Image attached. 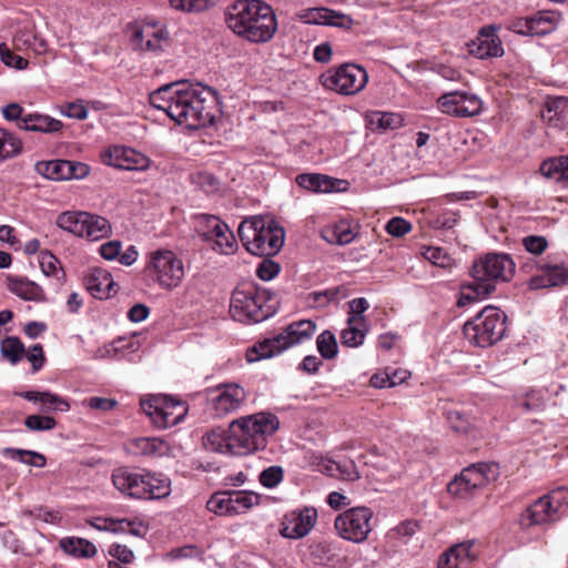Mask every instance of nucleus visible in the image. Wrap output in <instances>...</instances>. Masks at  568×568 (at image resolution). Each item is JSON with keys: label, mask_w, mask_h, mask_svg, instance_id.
Returning a JSON list of instances; mask_svg holds the SVG:
<instances>
[{"label": "nucleus", "mask_w": 568, "mask_h": 568, "mask_svg": "<svg viewBox=\"0 0 568 568\" xmlns=\"http://www.w3.org/2000/svg\"><path fill=\"white\" fill-rule=\"evenodd\" d=\"M225 22L236 36L252 43L268 42L277 30L272 7L261 0H236L227 7Z\"/></svg>", "instance_id": "f03ea898"}, {"label": "nucleus", "mask_w": 568, "mask_h": 568, "mask_svg": "<svg viewBox=\"0 0 568 568\" xmlns=\"http://www.w3.org/2000/svg\"><path fill=\"white\" fill-rule=\"evenodd\" d=\"M471 544H458L449 548L450 554L454 556V560L457 561L458 566L463 568L470 561V548Z\"/></svg>", "instance_id": "e2e57ef3"}, {"label": "nucleus", "mask_w": 568, "mask_h": 568, "mask_svg": "<svg viewBox=\"0 0 568 568\" xmlns=\"http://www.w3.org/2000/svg\"><path fill=\"white\" fill-rule=\"evenodd\" d=\"M111 478L113 486L130 498L161 499L171 493V480L161 474L119 467L113 470Z\"/></svg>", "instance_id": "39448f33"}, {"label": "nucleus", "mask_w": 568, "mask_h": 568, "mask_svg": "<svg viewBox=\"0 0 568 568\" xmlns=\"http://www.w3.org/2000/svg\"><path fill=\"white\" fill-rule=\"evenodd\" d=\"M354 20L351 16L329 9L327 26L348 30L353 27Z\"/></svg>", "instance_id": "680f3d73"}, {"label": "nucleus", "mask_w": 568, "mask_h": 568, "mask_svg": "<svg viewBox=\"0 0 568 568\" xmlns=\"http://www.w3.org/2000/svg\"><path fill=\"white\" fill-rule=\"evenodd\" d=\"M39 264L45 276H53L58 281L64 278V271L60 266L59 260L49 251H42L39 254Z\"/></svg>", "instance_id": "79ce46f5"}, {"label": "nucleus", "mask_w": 568, "mask_h": 568, "mask_svg": "<svg viewBox=\"0 0 568 568\" xmlns=\"http://www.w3.org/2000/svg\"><path fill=\"white\" fill-rule=\"evenodd\" d=\"M219 0H169L172 8L184 12H202L216 4Z\"/></svg>", "instance_id": "49530a36"}, {"label": "nucleus", "mask_w": 568, "mask_h": 568, "mask_svg": "<svg viewBox=\"0 0 568 568\" xmlns=\"http://www.w3.org/2000/svg\"><path fill=\"white\" fill-rule=\"evenodd\" d=\"M559 519L558 508L552 505L551 499L540 497L530 505L520 516V525L529 528L534 525H542Z\"/></svg>", "instance_id": "6ab92c4d"}, {"label": "nucleus", "mask_w": 568, "mask_h": 568, "mask_svg": "<svg viewBox=\"0 0 568 568\" xmlns=\"http://www.w3.org/2000/svg\"><path fill=\"white\" fill-rule=\"evenodd\" d=\"M85 212H63L59 214L57 217V225L77 236H82L83 234V220Z\"/></svg>", "instance_id": "ea45409f"}, {"label": "nucleus", "mask_w": 568, "mask_h": 568, "mask_svg": "<svg viewBox=\"0 0 568 568\" xmlns=\"http://www.w3.org/2000/svg\"><path fill=\"white\" fill-rule=\"evenodd\" d=\"M130 449L135 455L161 456L168 449V445L158 437H139L130 443Z\"/></svg>", "instance_id": "2f4dec72"}, {"label": "nucleus", "mask_w": 568, "mask_h": 568, "mask_svg": "<svg viewBox=\"0 0 568 568\" xmlns=\"http://www.w3.org/2000/svg\"><path fill=\"white\" fill-rule=\"evenodd\" d=\"M146 270L163 290L171 291L178 287L184 277L182 260L170 250L161 248L152 252Z\"/></svg>", "instance_id": "9d476101"}, {"label": "nucleus", "mask_w": 568, "mask_h": 568, "mask_svg": "<svg viewBox=\"0 0 568 568\" xmlns=\"http://www.w3.org/2000/svg\"><path fill=\"white\" fill-rule=\"evenodd\" d=\"M1 113L7 121L16 122L17 126L22 123V119L28 114L19 103H10L2 108Z\"/></svg>", "instance_id": "0e129e2a"}, {"label": "nucleus", "mask_w": 568, "mask_h": 568, "mask_svg": "<svg viewBox=\"0 0 568 568\" xmlns=\"http://www.w3.org/2000/svg\"><path fill=\"white\" fill-rule=\"evenodd\" d=\"M229 491H219L212 495L206 507L216 515H231Z\"/></svg>", "instance_id": "8fccbe9b"}, {"label": "nucleus", "mask_w": 568, "mask_h": 568, "mask_svg": "<svg viewBox=\"0 0 568 568\" xmlns=\"http://www.w3.org/2000/svg\"><path fill=\"white\" fill-rule=\"evenodd\" d=\"M317 351L325 359H332L337 355V342L329 331L322 332L316 339Z\"/></svg>", "instance_id": "c03bdc74"}, {"label": "nucleus", "mask_w": 568, "mask_h": 568, "mask_svg": "<svg viewBox=\"0 0 568 568\" xmlns=\"http://www.w3.org/2000/svg\"><path fill=\"white\" fill-rule=\"evenodd\" d=\"M62 126L63 124L60 120L38 112L28 113L22 119V123L19 124L20 130L45 134L58 132Z\"/></svg>", "instance_id": "b1692460"}, {"label": "nucleus", "mask_w": 568, "mask_h": 568, "mask_svg": "<svg viewBox=\"0 0 568 568\" xmlns=\"http://www.w3.org/2000/svg\"><path fill=\"white\" fill-rule=\"evenodd\" d=\"M280 265L270 258H264L256 268V275L263 281H271L280 273Z\"/></svg>", "instance_id": "13d9d810"}, {"label": "nucleus", "mask_w": 568, "mask_h": 568, "mask_svg": "<svg viewBox=\"0 0 568 568\" xmlns=\"http://www.w3.org/2000/svg\"><path fill=\"white\" fill-rule=\"evenodd\" d=\"M99 529L111 530L114 532H128L136 537H142L146 534L148 527L139 519H105L104 526H99Z\"/></svg>", "instance_id": "72a5a7b5"}, {"label": "nucleus", "mask_w": 568, "mask_h": 568, "mask_svg": "<svg viewBox=\"0 0 568 568\" xmlns=\"http://www.w3.org/2000/svg\"><path fill=\"white\" fill-rule=\"evenodd\" d=\"M210 398V408L214 417L223 418L237 412L246 400V392L235 383L221 384Z\"/></svg>", "instance_id": "2eb2a0df"}, {"label": "nucleus", "mask_w": 568, "mask_h": 568, "mask_svg": "<svg viewBox=\"0 0 568 568\" xmlns=\"http://www.w3.org/2000/svg\"><path fill=\"white\" fill-rule=\"evenodd\" d=\"M141 408L158 428H169L179 424L186 414L184 403L169 396H152L141 400Z\"/></svg>", "instance_id": "ddd939ff"}, {"label": "nucleus", "mask_w": 568, "mask_h": 568, "mask_svg": "<svg viewBox=\"0 0 568 568\" xmlns=\"http://www.w3.org/2000/svg\"><path fill=\"white\" fill-rule=\"evenodd\" d=\"M422 255L425 260L438 267H448L452 258L446 250L436 246H427L423 248Z\"/></svg>", "instance_id": "09e8293b"}, {"label": "nucleus", "mask_w": 568, "mask_h": 568, "mask_svg": "<svg viewBox=\"0 0 568 568\" xmlns=\"http://www.w3.org/2000/svg\"><path fill=\"white\" fill-rule=\"evenodd\" d=\"M4 454L13 460H19L26 465L42 468L45 466V457L33 450L20 449V448H6Z\"/></svg>", "instance_id": "a19ab883"}, {"label": "nucleus", "mask_w": 568, "mask_h": 568, "mask_svg": "<svg viewBox=\"0 0 568 568\" xmlns=\"http://www.w3.org/2000/svg\"><path fill=\"white\" fill-rule=\"evenodd\" d=\"M527 412L541 410L545 407V399L539 390H531L527 394V398L521 403Z\"/></svg>", "instance_id": "338daca9"}, {"label": "nucleus", "mask_w": 568, "mask_h": 568, "mask_svg": "<svg viewBox=\"0 0 568 568\" xmlns=\"http://www.w3.org/2000/svg\"><path fill=\"white\" fill-rule=\"evenodd\" d=\"M240 239L253 255L273 256L284 244V229L273 220L254 216L239 226Z\"/></svg>", "instance_id": "423d86ee"}, {"label": "nucleus", "mask_w": 568, "mask_h": 568, "mask_svg": "<svg viewBox=\"0 0 568 568\" xmlns=\"http://www.w3.org/2000/svg\"><path fill=\"white\" fill-rule=\"evenodd\" d=\"M496 31L495 26L481 28L476 39L468 43L469 53L478 59L501 57L504 47Z\"/></svg>", "instance_id": "a211bd4d"}, {"label": "nucleus", "mask_w": 568, "mask_h": 568, "mask_svg": "<svg viewBox=\"0 0 568 568\" xmlns=\"http://www.w3.org/2000/svg\"><path fill=\"white\" fill-rule=\"evenodd\" d=\"M368 332L365 316H348L347 327L341 332V343L347 347H358Z\"/></svg>", "instance_id": "a878e982"}, {"label": "nucleus", "mask_w": 568, "mask_h": 568, "mask_svg": "<svg viewBox=\"0 0 568 568\" xmlns=\"http://www.w3.org/2000/svg\"><path fill=\"white\" fill-rule=\"evenodd\" d=\"M0 60L10 68L23 70L28 67V60L14 54L6 43H0Z\"/></svg>", "instance_id": "5fc2aeb1"}, {"label": "nucleus", "mask_w": 568, "mask_h": 568, "mask_svg": "<svg viewBox=\"0 0 568 568\" xmlns=\"http://www.w3.org/2000/svg\"><path fill=\"white\" fill-rule=\"evenodd\" d=\"M539 171L542 176L568 187V156L549 158L541 162Z\"/></svg>", "instance_id": "cd10ccee"}, {"label": "nucleus", "mask_w": 568, "mask_h": 568, "mask_svg": "<svg viewBox=\"0 0 568 568\" xmlns=\"http://www.w3.org/2000/svg\"><path fill=\"white\" fill-rule=\"evenodd\" d=\"M272 294L253 283H243L232 293L230 314L241 323H258L273 314V308L267 303Z\"/></svg>", "instance_id": "6e6552de"}, {"label": "nucleus", "mask_w": 568, "mask_h": 568, "mask_svg": "<svg viewBox=\"0 0 568 568\" xmlns=\"http://www.w3.org/2000/svg\"><path fill=\"white\" fill-rule=\"evenodd\" d=\"M317 520V511L313 507L292 510L284 515L281 523V535L288 539H301L310 534Z\"/></svg>", "instance_id": "f3484780"}, {"label": "nucleus", "mask_w": 568, "mask_h": 568, "mask_svg": "<svg viewBox=\"0 0 568 568\" xmlns=\"http://www.w3.org/2000/svg\"><path fill=\"white\" fill-rule=\"evenodd\" d=\"M458 219L456 212L445 210L432 217L430 225L434 229L450 230L457 224Z\"/></svg>", "instance_id": "6e6d98bb"}, {"label": "nucleus", "mask_w": 568, "mask_h": 568, "mask_svg": "<svg viewBox=\"0 0 568 568\" xmlns=\"http://www.w3.org/2000/svg\"><path fill=\"white\" fill-rule=\"evenodd\" d=\"M322 237L331 244L346 245L355 239V233L348 222L339 221L325 227L322 231Z\"/></svg>", "instance_id": "473e14b6"}, {"label": "nucleus", "mask_w": 568, "mask_h": 568, "mask_svg": "<svg viewBox=\"0 0 568 568\" xmlns=\"http://www.w3.org/2000/svg\"><path fill=\"white\" fill-rule=\"evenodd\" d=\"M22 142L12 132L0 128V163L19 155Z\"/></svg>", "instance_id": "e433bc0d"}, {"label": "nucleus", "mask_w": 568, "mask_h": 568, "mask_svg": "<svg viewBox=\"0 0 568 568\" xmlns=\"http://www.w3.org/2000/svg\"><path fill=\"white\" fill-rule=\"evenodd\" d=\"M561 14L554 10H542L530 17L532 37H544L556 30Z\"/></svg>", "instance_id": "c85d7f7f"}, {"label": "nucleus", "mask_w": 568, "mask_h": 568, "mask_svg": "<svg viewBox=\"0 0 568 568\" xmlns=\"http://www.w3.org/2000/svg\"><path fill=\"white\" fill-rule=\"evenodd\" d=\"M84 285L90 294L95 298H109L116 293L115 282L110 272L101 267H92L84 277Z\"/></svg>", "instance_id": "aec40b11"}, {"label": "nucleus", "mask_w": 568, "mask_h": 568, "mask_svg": "<svg viewBox=\"0 0 568 568\" xmlns=\"http://www.w3.org/2000/svg\"><path fill=\"white\" fill-rule=\"evenodd\" d=\"M284 478V470L281 466L273 465L263 469L258 476L260 483L266 488L276 487Z\"/></svg>", "instance_id": "3c124183"}, {"label": "nucleus", "mask_w": 568, "mask_h": 568, "mask_svg": "<svg viewBox=\"0 0 568 568\" xmlns=\"http://www.w3.org/2000/svg\"><path fill=\"white\" fill-rule=\"evenodd\" d=\"M320 80L322 85L328 90L344 95H353L365 88L368 74L358 64L344 63L323 73Z\"/></svg>", "instance_id": "9b49d317"}, {"label": "nucleus", "mask_w": 568, "mask_h": 568, "mask_svg": "<svg viewBox=\"0 0 568 568\" xmlns=\"http://www.w3.org/2000/svg\"><path fill=\"white\" fill-rule=\"evenodd\" d=\"M545 496L551 499L552 505L558 508V515L560 517L565 513V507L568 506V488L559 487Z\"/></svg>", "instance_id": "69168bd1"}, {"label": "nucleus", "mask_w": 568, "mask_h": 568, "mask_svg": "<svg viewBox=\"0 0 568 568\" xmlns=\"http://www.w3.org/2000/svg\"><path fill=\"white\" fill-rule=\"evenodd\" d=\"M231 515L246 513L260 504V495L253 491H229Z\"/></svg>", "instance_id": "c9c22d12"}, {"label": "nucleus", "mask_w": 568, "mask_h": 568, "mask_svg": "<svg viewBox=\"0 0 568 568\" xmlns=\"http://www.w3.org/2000/svg\"><path fill=\"white\" fill-rule=\"evenodd\" d=\"M104 164L128 171H144L150 166V159L143 153L123 145H112L101 153Z\"/></svg>", "instance_id": "dca6fc26"}, {"label": "nucleus", "mask_w": 568, "mask_h": 568, "mask_svg": "<svg viewBox=\"0 0 568 568\" xmlns=\"http://www.w3.org/2000/svg\"><path fill=\"white\" fill-rule=\"evenodd\" d=\"M506 315L495 306H486L467 321L463 333L468 342L478 347H489L499 342L506 332Z\"/></svg>", "instance_id": "1a4fd4ad"}, {"label": "nucleus", "mask_w": 568, "mask_h": 568, "mask_svg": "<svg viewBox=\"0 0 568 568\" xmlns=\"http://www.w3.org/2000/svg\"><path fill=\"white\" fill-rule=\"evenodd\" d=\"M8 287L10 292L16 294L22 300L33 302H45V295L43 290L37 283L24 278V277H12L8 278Z\"/></svg>", "instance_id": "bb28decb"}, {"label": "nucleus", "mask_w": 568, "mask_h": 568, "mask_svg": "<svg viewBox=\"0 0 568 568\" xmlns=\"http://www.w3.org/2000/svg\"><path fill=\"white\" fill-rule=\"evenodd\" d=\"M280 419L270 412L241 416L230 423L232 448L239 456L265 449L280 428Z\"/></svg>", "instance_id": "20e7f679"}, {"label": "nucleus", "mask_w": 568, "mask_h": 568, "mask_svg": "<svg viewBox=\"0 0 568 568\" xmlns=\"http://www.w3.org/2000/svg\"><path fill=\"white\" fill-rule=\"evenodd\" d=\"M568 281V270L559 265H541L539 273L534 275L528 286L530 290L548 288L558 286Z\"/></svg>", "instance_id": "4be33fe9"}, {"label": "nucleus", "mask_w": 568, "mask_h": 568, "mask_svg": "<svg viewBox=\"0 0 568 568\" xmlns=\"http://www.w3.org/2000/svg\"><path fill=\"white\" fill-rule=\"evenodd\" d=\"M331 470L338 471L339 478L343 480L354 481L359 478V474L355 463L351 459H343L339 462H334L331 465Z\"/></svg>", "instance_id": "603ef678"}, {"label": "nucleus", "mask_w": 568, "mask_h": 568, "mask_svg": "<svg viewBox=\"0 0 568 568\" xmlns=\"http://www.w3.org/2000/svg\"><path fill=\"white\" fill-rule=\"evenodd\" d=\"M225 224L226 223L221 221L215 215H206V214L201 215L199 219L201 236L205 241H209L212 237H214V233H217L219 229H221V227L223 229Z\"/></svg>", "instance_id": "de8ad7c7"}, {"label": "nucleus", "mask_w": 568, "mask_h": 568, "mask_svg": "<svg viewBox=\"0 0 568 568\" xmlns=\"http://www.w3.org/2000/svg\"><path fill=\"white\" fill-rule=\"evenodd\" d=\"M24 425L29 430L43 432L53 429L57 422L53 417L42 415H29L24 419Z\"/></svg>", "instance_id": "864d4df0"}, {"label": "nucleus", "mask_w": 568, "mask_h": 568, "mask_svg": "<svg viewBox=\"0 0 568 568\" xmlns=\"http://www.w3.org/2000/svg\"><path fill=\"white\" fill-rule=\"evenodd\" d=\"M64 160L40 161L36 163V172L45 179L62 181L68 180Z\"/></svg>", "instance_id": "4c0bfd02"}, {"label": "nucleus", "mask_w": 568, "mask_h": 568, "mask_svg": "<svg viewBox=\"0 0 568 568\" xmlns=\"http://www.w3.org/2000/svg\"><path fill=\"white\" fill-rule=\"evenodd\" d=\"M462 474L465 476L466 483L478 491L498 478L499 467L495 463H478L464 468Z\"/></svg>", "instance_id": "412c9836"}, {"label": "nucleus", "mask_w": 568, "mask_h": 568, "mask_svg": "<svg viewBox=\"0 0 568 568\" xmlns=\"http://www.w3.org/2000/svg\"><path fill=\"white\" fill-rule=\"evenodd\" d=\"M515 262L506 253H488L471 267L474 283L467 286L458 300L459 306L490 295L498 282H509L515 274Z\"/></svg>", "instance_id": "7ed1b4c3"}, {"label": "nucleus", "mask_w": 568, "mask_h": 568, "mask_svg": "<svg viewBox=\"0 0 568 568\" xmlns=\"http://www.w3.org/2000/svg\"><path fill=\"white\" fill-rule=\"evenodd\" d=\"M316 332V324L311 320L292 322L276 335L257 342L246 353L250 363L271 358L284 351L310 341Z\"/></svg>", "instance_id": "0eeeda50"}, {"label": "nucleus", "mask_w": 568, "mask_h": 568, "mask_svg": "<svg viewBox=\"0 0 568 568\" xmlns=\"http://www.w3.org/2000/svg\"><path fill=\"white\" fill-rule=\"evenodd\" d=\"M166 42V32L152 26H145L133 34V44L143 51L159 52Z\"/></svg>", "instance_id": "5701e85b"}, {"label": "nucleus", "mask_w": 568, "mask_h": 568, "mask_svg": "<svg viewBox=\"0 0 568 568\" xmlns=\"http://www.w3.org/2000/svg\"><path fill=\"white\" fill-rule=\"evenodd\" d=\"M111 233V225L109 221L100 215L85 212L83 220V234L90 241H98Z\"/></svg>", "instance_id": "c756f323"}, {"label": "nucleus", "mask_w": 568, "mask_h": 568, "mask_svg": "<svg viewBox=\"0 0 568 568\" xmlns=\"http://www.w3.org/2000/svg\"><path fill=\"white\" fill-rule=\"evenodd\" d=\"M203 445L207 450L221 454L236 455L235 449L231 445V426L229 425L227 433L220 429H213L203 436Z\"/></svg>", "instance_id": "7c9ffc66"}, {"label": "nucleus", "mask_w": 568, "mask_h": 568, "mask_svg": "<svg viewBox=\"0 0 568 568\" xmlns=\"http://www.w3.org/2000/svg\"><path fill=\"white\" fill-rule=\"evenodd\" d=\"M295 182L308 192L331 193L336 190V183L342 181L318 173H302L296 176Z\"/></svg>", "instance_id": "393cba45"}, {"label": "nucleus", "mask_w": 568, "mask_h": 568, "mask_svg": "<svg viewBox=\"0 0 568 568\" xmlns=\"http://www.w3.org/2000/svg\"><path fill=\"white\" fill-rule=\"evenodd\" d=\"M385 229L388 234L402 237L410 232L412 224L403 217H393L387 222Z\"/></svg>", "instance_id": "4d7b16f0"}, {"label": "nucleus", "mask_w": 568, "mask_h": 568, "mask_svg": "<svg viewBox=\"0 0 568 568\" xmlns=\"http://www.w3.org/2000/svg\"><path fill=\"white\" fill-rule=\"evenodd\" d=\"M64 162H65V166H67L65 170H67L68 180L83 179L90 172V169L85 163L68 161V160H64Z\"/></svg>", "instance_id": "774afa93"}, {"label": "nucleus", "mask_w": 568, "mask_h": 568, "mask_svg": "<svg viewBox=\"0 0 568 568\" xmlns=\"http://www.w3.org/2000/svg\"><path fill=\"white\" fill-rule=\"evenodd\" d=\"M437 106L445 114L457 118H468L479 114L483 103L474 93L452 91L438 98Z\"/></svg>", "instance_id": "4468645a"}, {"label": "nucleus", "mask_w": 568, "mask_h": 568, "mask_svg": "<svg viewBox=\"0 0 568 568\" xmlns=\"http://www.w3.org/2000/svg\"><path fill=\"white\" fill-rule=\"evenodd\" d=\"M447 490L453 497L465 500L473 498L477 494L470 484L466 483V478L462 473L447 485Z\"/></svg>", "instance_id": "a18cd8bd"}, {"label": "nucleus", "mask_w": 568, "mask_h": 568, "mask_svg": "<svg viewBox=\"0 0 568 568\" xmlns=\"http://www.w3.org/2000/svg\"><path fill=\"white\" fill-rule=\"evenodd\" d=\"M209 242H213V250L221 254H231L237 247L235 236L227 224L223 229H219V232L214 233V237Z\"/></svg>", "instance_id": "58836bf2"}, {"label": "nucleus", "mask_w": 568, "mask_h": 568, "mask_svg": "<svg viewBox=\"0 0 568 568\" xmlns=\"http://www.w3.org/2000/svg\"><path fill=\"white\" fill-rule=\"evenodd\" d=\"M1 354L16 365L26 354L24 345L18 337L9 336L1 342Z\"/></svg>", "instance_id": "37998d69"}, {"label": "nucleus", "mask_w": 568, "mask_h": 568, "mask_svg": "<svg viewBox=\"0 0 568 568\" xmlns=\"http://www.w3.org/2000/svg\"><path fill=\"white\" fill-rule=\"evenodd\" d=\"M524 247L532 254H541L548 246L546 237L540 235H528L523 239Z\"/></svg>", "instance_id": "052dcab7"}, {"label": "nucleus", "mask_w": 568, "mask_h": 568, "mask_svg": "<svg viewBox=\"0 0 568 568\" xmlns=\"http://www.w3.org/2000/svg\"><path fill=\"white\" fill-rule=\"evenodd\" d=\"M373 511L368 507H354L339 514L334 523L338 536L359 544L367 539L372 526Z\"/></svg>", "instance_id": "f8f14e48"}, {"label": "nucleus", "mask_w": 568, "mask_h": 568, "mask_svg": "<svg viewBox=\"0 0 568 568\" xmlns=\"http://www.w3.org/2000/svg\"><path fill=\"white\" fill-rule=\"evenodd\" d=\"M59 544L67 554L78 558H91L97 554L95 546L82 538L67 537L62 538Z\"/></svg>", "instance_id": "f704fd0d"}, {"label": "nucleus", "mask_w": 568, "mask_h": 568, "mask_svg": "<svg viewBox=\"0 0 568 568\" xmlns=\"http://www.w3.org/2000/svg\"><path fill=\"white\" fill-rule=\"evenodd\" d=\"M24 516L33 517L36 519H40L48 524H59L61 520V516L58 511L51 510L48 508H37L34 510H26L23 511Z\"/></svg>", "instance_id": "bf43d9fd"}, {"label": "nucleus", "mask_w": 568, "mask_h": 568, "mask_svg": "<svg viewBox=\"0 0 568 568\" xmlns=\"http://www.w3.org/2000/svg\"><path fill=\"white\" fill-rule=\"evenodd\" d=\"M150 104L180 125L197 130L214 122L217 111L216 91L202 83L173 82L149 95Z\"/></svg>", "instance_id": "f257e3e1"}]
</instances>
